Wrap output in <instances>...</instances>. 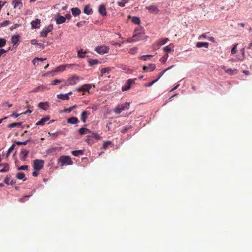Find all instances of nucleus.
I'll return each mask as SVG.
<instances>
[{
	"instance_id": "9",
	"label": "nucleus",
	"mask_w": 252,
	"mask_h": 252,
	"mask_svg": "<svg viewBox=\"0 0 252 252\" xmlns=\"http://www.w3.org/2000/svg\"><path fill=\"white\" fill-rule=\"evenodd\" d=\"M90 112L88 111H84L82 112L81 115V120L83 123L86 122V120L88 116L90 115Z\"/></svg>"
},
{
	"instance_id": "63",
	"label": "nucleus",
	"mask_w": 252,
	"mask_h": 252,
	"mask_svg": "<svg viewBox=\"0 0 252 252\" xmlns=\"http://www.w3.org/2000/svg\"><path fill=\"white\" fill-rule=\"evenodd\" d=\"M208 39L210 41H212L213 42H215V38L213 37H212V36L209 37Z\"/></svg>"
},
{
	"instance_id": "25",
	"label": "nucleus",
	"mask_w": 252,
	"mask_h": 252,
	"mask_svg": "<svg viewBox=\"0 0 252 252\" xmlns=\"http://www.w3.org/2000/svg\"><path fill=\"white\" fill-rule=\"evenodd\" d=\"M87 53L86 51H83V49H80L77 52L78 57L80 58H84L85 57V54Z\"/></svg>"
},
{
	"instance_id": "6",
	"label": "nucleus",
	"mask_w": 252,
	"mask_h": 252,
	"mask_svg": "<svg viewBox=\"0 0 252 252\" xmlns=\"http://www.w3.org/2000/svg\"><path fill=\"white\" fill-rule=\"evenodd\" d=\"M97 53L103 55L109 52V48L106 46H97L94 50Z\"/></svg>"
},
{
	"instance_id": "40",
	"label": "nucleus",
	"mask_w": 252,
	"mask_h": 252,
	"mask_svg": "<svg viewBox=\"0 0 252 252\" xmlns=\"http://www.w3.org/2000/svg\"><path fill=\"white\" fill-rule=\"evenodd\" d=\"M131 128V126H126L124 127H123L121 129V132L123 133H125L127 132V131Z\"/></svg>"
},
{
	"instance_id": "11",
	"label": "nucleus",
	"mask_w": 252,
	"mask_h": 252,
	"mask_svg": "<svg viewBox=\"0 0 252 252\" xmlns=\"http://www.w3.org/2000/svg\"><path fill=\"white\" fill-rule=\"evenodd\" d=\"M73 65H74L73 64L61 65L57 67V68L56 69V72H62V71L65 70L66 69V67H69L71 66H73Z\"/></svg>"
},
{
	"instance_id": "49",
	"label": "nucleus",
	"mask_w": 252,
	"mask_h": 252,
	"mask_svg": "<svg viewBox=\"0 0 252 252\" xmlns=\"http://www.w3.org/2000/svg\"><path fill=\"white\" fill-rule=\"evenodd\" d=\"M111 144V142L110 141H107L105 142L103 144V148L104 149H106L107 148V147L108 145H110Z\"/></svg>"
},
{
	"instance_id": "29",
	"label": "nucleus",
	"mask_w": 252,
	"mask_h": 252,
	"mask_svg": "<svg viewBox=\"0 0 252 252\" xmlns=\"http://www.w3.org/2000/svg\"><path fill=\"white\" fill-rule=\"evenodd\" d=\"M19 35L12 36L11 37V39L12 43H13L14 45H15L16 44H17L19 41Z\"/></svg>"
},
{
	"instance_id": "37",
	"label": "nucleus",
	"mask_w": 252,
	"mask_h": 252,
	"mask_svg": "<svg viewBox=\"0 0 252 252\" xmlns=\"http://www.w3.org/2000/svg\"><path fill=\"white\" fill-rule=\"evenodd\" d=\"M15 147V144H13L12 145V146L9 148V149L7 151V154H6V158L9 157L10 154L14 150Z\"/></svg>"
},
{
	"instance_id": "38",
	"label": "nucleus",
	"mask_w": 252,
	"mask_h": 252,
	"mask_svg": "<svg viewBox=\"0 0 252 252\" xmlns=\"http://www.w3.org/2000/svg\"><path fill=\"white\" fill-rule=\"evenodd\" d=\"M64 81V80H63V79H56V80H53L52 82L51 85H57L59 83H62V82H63Z\"/></svg>"
},
{
	"instance_id": "8",
	"label": "nucleus",
	"mask_w": 252,
	"mask_h": 252,
	"mask_svg": "<svg viewBox=\"0 0 252 252\" xmlns=\"http://www.w3.org/2000/svg\"><path fill=\"white\" fill-rule=\"evenodd\" d=\"M9 170V166L7 163H0V172H5Z\"/></svg>"
},
{
	"instance_id": "58",
	"label": "nucleus",
	"mask_w": 252,
	"mask_h": 252,
	"mask_svg": "<svg viewBox=\"0 0 252 252\" xmlns=\"http://www.w3.org/2000/svg\"><path fill=\"white\" fill-rule=\"evenodd\" d=\"M85 23V21H80V22H79L77 23V26L78 27H82L83 26V25L84 24V23Z\"/></svg>"
},
{
	"instance_id": "39",
	"label": "nucleus",
	"mask_w": 252,
	"mask_h": 252,
	"mask_svg": "<svg viewBox=\"0 0 252 252\" xmlns=\"http://www.w3.org/2000/svg\"><path fill=\"white\" fill-rule=\"evenodd\" d=\"M132 22L135 24H139L140 23V20L138 17H132Z\"/></svg>"
},
{
	"instance_id": "60",
	"label": "nucleus",
	"mask_w": 252,
	"mask_h": 252,
	"mask_svg": "<svg viewBox=\"0 0 252 252\" xmlns=\"http://www.w3.org/2000/svg\"><path fill=\"white\" fill-rule=\"evenodd\" d=\"M20 115H21V114H17L15 112H14L10 116L11 117H15L16 118L18 117L19 116H20Z\"/></svg>"
},
{
	"instance_id": "2",
	"label": "nucleus",
	"mask_w": 252,
	"mask_h": 252,
	"mask_svg": "<svg viewBox=\"0 0 252 252\" xmlns=\"http://www.w3.org/2000/svg\"><path fill=\"white\" fill-rule=\"evenodd\" d=\"M79 80V77L77 75H73L70 77L65 81L64 86H68L69 85H75L77 81Z\"/></svg>"
},
{
	"instance_id": "19",
	"label": "nucleus",
	"mask_w": 252,
	"mask_h": 252,
	"mask_svg": "<svg viewBox=\"0 0 252 252\" xmlns=\"http://www.w3.org/2000/svg\"><path fill=\"white\" fill-rule=\"evenodd\" d=\"M67 123L71 124H76L78 123V120L77 118L72 117L67 119Z\"/></svg>"
},
{
	"instance_id": "26",
	"label": "nucleus",
	"mask_w": 252,
	"mask_h": 252,
	"mask_svg": "<svg viewBox=\"0 0 252 252\" xmlns=\"http://www.w3.org/2000/svg\"><path fill=\"white\" fill-rule=\"evenodd\" d=\"M57 96L58 98L63 100H68L69 99V97L68 96V94H58Z\"/></svg>"
},
{
	"instance_id": "43",
	"label": "nucleus",
	"mask_w": 252,
	"mask_h": 252,
	"mask_svg": "<svg viewBox=\"0 0 252 252\" xmlns=\"http://www.w3.org/2000/svg\"><path fill=\"white\" fill-rule=\"evenodd\" d=\"M6 40L4 38H0V48L4 47L6 44Z\"/></svg>"
},
{
	"instance_id": "20",
	"label": "nucleus",
	"mask_w": 252,
	"mask_h": 252,
	"mask_svg": "<svg viewBox=\"0 0 252 252\" xmlns=\"http://www.w3.org/2000/svg\"><path fill=\"white\" fill-rule=\"evenodd\" d=\"M196 46L197 48H201L204 47L206 48H208L209 47V43L208 42H198L196 44Z\"/></svg>"
},
{
	"instance_id": "61",
	"label": "nucleus",
	"mask_w": 252,
	"mask_h": 252,
	"mask_svg": "<svg viewBox=\"0 0 252 252\" xmlns=\"http://www.w3.org/2000/svg\"><path fill=\"white\" fill-rule=\"evenodd\" d=\"M19 24H15V25H14L10 28V29H11V30H12L13 29H15V28H17L18 27H19Z\"/></svg>"
},
{
	"instance_id": "27",
	"label": "nucleus",
	"mask_w": 252,
	"mask_h": 252,
	"mask_svg": "<svg viewBox=\"0 0 252 252\" xmlns=\"http://www.w3.org/2000/svg\"><path fill=\"white\" fill-rule=\"evenodd\" d=\"M72 154L74 156L77 157L79 155H82L84 154V152L83 150H76V151H73L71 152Z\"/></svg>"
},
{
	"instance_id": "24",
	"label": "nucleus",
	"mask_w": 252,
	"mask_h": 252,
	"mask_svg": "<svg viewBox=\"0 0 252 252\" xmlns=\"http://www.w3.org/2000/svg\"><path fill=\"white\" fill-rule=\"evenodd\" d=\"M146 8L149 10L151 12H155L157 13L158 12V8L154 5H151L146 7Z\"/></svg>"
},
{
	"instance_id": "30",
	"label": "nucleus",
	"mask_w": 252,
	"mask_h": 252,
	"mask_svg": "<svg viewBox=\"0 0 252 252\" xmlns=\"http://www.w3.org/2000/svg\"><path fill=\"white\" fill-rule=\"evenodd\" d=\"M110 71H111V69L110 67L102 68L100 70L101 74V76H102L106 73L108 74Z\"/></svg>"
},
{
	"instance_id": "51",
	"label": "nucleus",
	"mask_w": 252,
	"mask_h": 252,
	"mask_svg": "<svg viewBox=\"0 0 252 252\" xmlns=\"http://www.w3.org/2000/svg\"><path fill=\"white\" fill-rule=\"evenodd\" d=\"M137 50V48L136 47H134L131 48L129 51V53L131 54H134L136 53Z\"/></svg>"
},
{
	"instance_id": "44",
	"label": "nucleus",
	"mask_w": 252,
	"mask_h": 252,
	"mask_svg": "<svg viewBox=\"0 0 252 252\" xmlns=\"http://www.w3.org/2000/svg\"><path fill=\"white\" fill-rule=\"evenodd\" d=\"M130 88V86L129 85V84L126 82L125 87H123L122 90L123 91H125L128 90Z\"/></svg>"
},
{
	"instance_id": "15",
	"label": "nucleus",
	"mask_w": 252,
	"mask_h": 252,
	"mask_svg": "<svg viewBox=\"0 0 252 252\" xmlns=\"http://www.w3.org/2000/svg\"><path fill=\"white\" fill-rule=\"evenodd\" d=\"M56 23L57 24H61L65 22V18L63 16L60 15L59 14L57 15Z\"/></svg>"
},
{
	"instance_id": "47",
	"label": "nucleus",
	"mask_w": 252,
	"mask_h": 252,
	"mask_svg": "<svg viewBox=\"0 0 252 252\" xmlns=\"http://www.w3.org/2000/svg\"><path fill=\"white\" fill-rule=\"evenodd\" d=\"M237 45H238V44L236 43L233 45V47L231 49V53L232 54H235L237 52Z\"/></svg>"
},
{
	"instance_id": "59",
	"label": "nucleus",
	"mask_w": 252,
	"mask_h": 252,
	"mask_svg": "<svg viewBox=\"0 0 252 252\" xmlns=\"http://www.w3.org/2000/svg\"><path fill=\"white\" fill-rule=\"evenodd\" d=\"M207 38V36H206V33H204V34L200 35L198 37V39H201V38Z\"/></svg>"
},
{
	"instance_id": "54",
	"label": "nucleus",
	"mask_w": 252,
	"mask_h": 252,
	"mask_svg": "<svg viewBox=\"0 0 252 252\" xmlns=\"http://www.w3.org/2000/svg\"><path fill=\"white\" fill-rule=\"evenodd\" d=\"M45 60H46V59L36 58L33 59L32 62H33V64H35L36 61H40L41 62H43Z\"/></svg>"
},
{
	"instance_id": "23",
	"label": "nucleus",
	"mask_w": 252,
	"mask_h": 252,
	"mask_svg": "<svg viewBox=\"0 0 252 252\" xmlns=\"http://www.w3.org/2000/svg\"><path fill=\"white\" fill-rule=\"evenodd\" d=\"M89 65L90 66H92L94 65H95L98 63L99 61L96 59H90L88 61Z\"/></svg>"
},
{
	"instance_id": "13",
	"label": "nucleus",
	"mask_w": 252,
	"mask_h": 252,
	"mask_svg": "<svg viewBox=\"0 0 252 252\" xmlns=\"http://www.w3.org/2000/svg\"><path fill=\"white\" fill-rule=\"evenodd\" d=\"M12 3L15 8H17L19 9H21L23 6V4L21 0H14Z\"/></svg>"
},
{
	"instance_id": "1",
	"label": "nucleus",
	"mask_w": 252,
	"mask_h": 252,
	"mask_svg": "<svg viewBox=\"0 0 252 252\" xmlns=\"http://www.w3.org/2000/svg\"><path fill=\"white\" fill-rule=\"evenodd\" d=\"M129 103L128 102H126L123 104H119L117 107L115 108L114 109V112L115 113L118 114H120L122 111L125 110V109H127L129 108Z\"/></svg>"
},
{
	"instance_id": "64",
	"label": "nucleus",
	"mask_w": 252,
	"mask_h": 252,
	"mask_svg": "<svg viewBox=\"0 0 252 252\" xmlns=\"http://www.w3.org/2000/svg\"><path fill=\"white\" fill-rule=\"evenodd\" d=\"M64 17L65 18V19H70L71 17V16L70 14H67L65 15V16Z\"/></svg>"
},
{
	"instance_id": "14",
	"label": "nucleus",
	"mask_w": 252,
	"mask_h": 252,
	"mask_svg": "<svg viewBox=\"0 0 252 252\" xmlns=\"http://www.w3.org/2000/svg\"><path fill=\"white\" fill-rule=\"evenodd\" d=\"M98 11L102 16H104L106 15V8L104 5L101 4L99 5Z\"/></svg>"
},
{
	"instance_id": "41",
	"label": "nucleus",
	"mask_w": 252,
	"mask_h": 252,
	"mask_svg": "<svg viewBox=\"0 0 252 252\" xmlns=\"http://www.w3.org/2000/svg\"><path fill=\"white\" fill-rule=\"evenodd\" d=\"M11 176L10 174H8L6 176L4 180V182L7 185H10L9 181L11 179Z\"/></svg>"
},
{
	"instance_id": "33",
	"label": "nucleus",
	"mask_w": 252,
	"mask_h": 252,
	"mask_svg": "<svg viewBox=\"0 0 252 252\" xmlns=\"http://www.w3.org/2000/svg\"><path fill=\"white\" fill-rule=\"evenodd\" d=\"M44 105L48 106V102H40L38 104V107L41 109H42L44 110H46L47 109V108L43 107V106Z\"/></svg>"
},
{
	"instance_id": "36",
	"label": "nucleus",
	"mask_w": 252,
	"mask_h": 252,
	"mask_svg": "<svg viewBox=\"0 0 252 252\" xmlns=\"http://www.w3.org/2000/svg\"><path fill=\"white\" fill-rule=\"evenodd\" d=\"M153 55H143L139 57V59L142 60L144 61H147L148 60L149 58L152 57Z\"/></svg>"
},
{
	"instance_id": "4",
	"label": "nucleus",
	"mask_w": 252,
	"mask_h": 252,
	"mask_svg": "<svg viewBox=\"0 0 252 252\" xmlns=\"http://www.w3.org/2000/svg\"><path fill=\"white\" fill-rule=\"evenodd\" d=\"M92 84H87L82 85L81 87L77 89L78 92H82V94L84 95L86 92L89 93L90 90L92 88Z\"/></svg>"
},
{
	"instance_id": "22",
	"label": "nucleus",
	"mask_w": 252,
	"mask_h": 252,
	"mask_svg": "<svg viewBox=\"0 0 252 252\" xmlns=\"http://www.w3.org/2000/svg\"><path fill=\"white\" fill-rule=\"evenodd\" d=\"M90 132L91 131L89 129L84 127H82L79 130V132L81 135L86 134L90 133Z\"/></svg>"
},
{
	"instance_id": "56",
	"label": "nucleus",
	"mask_w": 252,
	"mask_h": 252,
	"mask_svg": "<svg viewBox=\"0 0 252 252\" xmlns=\"http://www.w3.org/2000/svg\"><path fill=\"white\" fill-rule=\"evenodd\" d=\"M136 79H128L127 81V83L128 84H129V85L131 86V85L133 84L135 82V80H136Z\"/></svg>"
},
{
	"instance_id": "57",
	"label": "nucleus",
	"mask_w": 252,
	"mask_h": 252,
	"mask_svg": "<svg viewBox=\"0 0 252 252\" xmlns=\"http://www.w3.org/2000/svg\"><path fill=\"white\" fill-rule=\"evenodd\" d=\"M93 137L95 138L96 139L99 140L100 138V136L97 133H93Z\"/></svg>"
},
{
	"instance_id": "52",
	"label": "nucleus",
	"mask_w": 252,
	"mask_h": 252,
	"mask_svg": "<svg viewBox=\"0 0 252 252\" xmlns=\"http://www.w3.org/2000/svg\"><path fill=\"white\" fill-rule=\"evenodd\" d=\"M168 40V38H164L161 39L159 41V43L160 45H164L166 43V42Z\"/></svg>"
},
{
	"instance_id": "35",
	"label": "nucleus",
	"mask_w": 252,
	"mask_h": 252,
	"mask_svg": "<svg viewBox=\"0 0 252 252\" xmlns=\"http://www.w3.org/2000/svg\"><path fill=\"white\" fill-rule=\"evenodd\" d=\"M129 0H121V1H119L117 2L118 4L121 6L124 7L125 6L126 3Z\"/></svg>"
},
{
	"instance_id": "62",
	"label": "nucleus",
	"mask_w": 252,
	"mask_h": 252,
	"mask_svg": "<svg viewBox=\"0 0 252 252\" xmlns=\"http://www.w3.org/2000/svg\"><path fill=\"white\" fill-rule=\"evenodd\" d=\"M38 172L36 170L32 172V176L34 177H36L38 176Z\"/></svg>"
},
{
	"instance_id": "42",
	"label": "nucleus",
	"mask_w": 252,
	"mask_h": 252,
	"mask_svg": "<svg viewBox=\"0 0 252 252\" xmlns=\"http://www.w3.org/2000/svg\"><path fill=\"white\" fill-rule=\"evenodd\" d=\"M168 57L169 56L167 53L165 54L163 57L160 59V61L162 63H165L167 61Z\"/></svg>"
},
{
	"instance_id": "28",
	"label": "nucleus",
	"mask_w": 252,
	"mask_h": 252,
	"mask_svg": "<svg viewBox=\"0 0 252 252\" xmlns=\"http://www.w3.org/2000/svg\"><path fill=\"white\" fill-rule=\"evenodd\" d=\"M25 175L24 173L19 172L16 175V177L18 179L22 180L23 179L24 181H26L27 180L26 178H25Z\"/></svg>"
},
{
	"instance_id": "45",
	"label": "nucleus",
	"mask_w": 252,
	"mask_h": 252,
	"mask_svg": "<svg viewBox=\"0 0 252 252\" xmlns=\"http://www.w3.org/2000/svg\"><path fill=\"white\" fill-rule=\"evenodd\" d=\"M147 67L148 71H152L155 69L156 65L154 64H150L149 66H147Z\"/></svg>"
},
{
	"instance_id": "32",
	"label": "nucleus",
	"mask_w": 252,
	"mask_h": 252,
	"mask_svg": "<svg viewBox=\"0 0 252 252\" xmlns=\"http://www.w3.org/2000/svg\"><path fill=\"white\" fill-rule=\"evenodd\" d=\"M22 125L21 123H13L12 124L7 125V127L9 128H13L16 126H20Z\"/></svg>"
},
{
	"instance_id": "50",
	"label": "nucleus",
	"mask_w": 252,
	"mask_h": 252,
	"mask_svg": "<svg viewBox=\"0 0 252 252\" xmlns=\"http://www.w3.org/2000/svg\"><path fill=\"white\" fill-rule=\"evenodd\" d=\"M30 140H27L24 142H20V141H17L16 142V144L18 145H26L27 144L28 142Z\"/></svg>"
},
{
	"instance_id": "7",
	"label": "nucleus",
	"mask_w": 252,
	"mask_h": 252,
	"mask_svg": "<svg viewBox=\"0 0 252 252\" xmlns=\"http://www.w3.org/2000/svg\"><path fill=\"white\" fill-rule=\"evenodd\" d=\"M53 29L52 26H49L45 27L40 32V36L43 37H46L48 33L52 31Z\"/></svg>"
},
{
	"instance_id": "18",
	"label": "nucleus",
	"mask_w": 252,
	"mask_h": 252,
	"mask_svg": "<svg viewBox=\"0 0 252 252\" xmlns=\"http://www.w3.org/2000/svg\"><path fill=\"white\" fill-rule=\"evenodd\" d=\"M49 120V117H48L42 118L40 120H39L36 123V125L43 126L45 124V122H47Z\"/></svg>"
},
{
	"instance_id": "5",
	"label": "nucleus",
	"mask_w": 252,
	"mask_h": 252,
	"mask_svg": "<svg viewBox=\"0 0 252 252\" xmlns=\"http://www.w3.org/2000/svg\"><path fill=\"white\" fill-rule=\"evenodd\" d=\"M60 160L62 163V166H63L64 165H71L72 164L71 159L69 156H62L60 158Z\"/></svg>"
},
{
	"instance_id": "34",
	"label": "nucleus",
	"mask_w": 252,
	"mask_h": 252,
	"mask_svg": "<svg viewBox=\"0 0 252 252\" xmlns=\"http://www.w3.org/2000/svg\"><path fill=\"white\" fill-rule=\"evenodd\" d=\"M162 75V74H161L158 77V79H157L156 80H154L151 82H149L147 84H146V86L147 87H151L155 83H156Z\"/></svg>"
},
{
	"instance_id": "46",
	"label": "nucleus",
	"mask_w": 252,
	"mask_h": 252,
	"mask_svg": "<svg viewBox=\"0 0 252 252\" xmlns=\"http://www.w3.org/2000/svg\"><path fill=\"white\" fill-rule=\"evenodd\" d=\"M10 23V21L8 20H5L4 22L0 23V27H6Z\"/></svg>"
},
{
	"instance_id": "21",
	"label": "nucleus",
	"mask_w": 252,
	"mask_h": 252,
	"mask_svg": "<svg viewBox=\"0 0 252 252\" xmlns=\"http://www.w3.org/2000/svg\"><path fill=\"white\" fill-rule=\"evenodd\" d=\"M84 12L88 15H91L93 13V10L89 5H86L84 8Z\"/></svg>"
},
{
	"instance_id": "48",
	"label": "nucleus",
	"mask_w": 252,
	"mask_h": 252,
	"mask_svg": "<svg viewBox=\"0 0 252 252\" xmlns=\"http://www.w3.org/2000/svg\"><path fill=\"white\" fill-rule=\"evenodd\" d=\"M163 50L167 53H170L172 51H173V50L169 47L168 46H166L163 48Z\"/></svg>"
},
{
	"instance_id": "12",
	"label": "nucleus",
	"mask_w": 252,
	"mask_h": 252,
	"mask_svg": "<svg viewBox=\"0 0 252 252\" xmlns=\"http://www.w3.org/2000/svg\"><path fill=\"white\" fill-rule=\"evenodd\" d=\"M40 20L38 19H36L34 21H32L31 22L32 29H38L40 27Z\"/></svg>"
},
{
	"instance_id": "3",
	"label": "nucleus",
	"mask_w": 252,
	"mask_h": 252,
	"mask_svg": "<svg viewBox=\"0 0 252 252\" xmlns=\"http://www.w3.org/2000/svg\"><path fill=\"white\" fill-rule=\"evenodd\" d=\"M44 161L42 159H35L33 161V168L36 171H39L42 168Z\"/></svg>"
},
{
	"instance_id": "16",
	"label": "nucleus",
	"mask_w": 252,
	"mask_h": 252,
	"mask_svg": "<svg viewBox=\"0 0 252 252\" xmlns=\"http://www.w3.org/2000/svg\"><path fill=\"white\" fill-rule=\"evenodd\" d=\"M72 15L76 17L79 15L81 13L80 10L77 7H74L71 9Z\"/></svg>"
},
{
	"instance_id": "10",
	"label": "nucleus",
	"mask_w": 252,
	"mask_h": 252,
	"mask_svg": "<svg viewBox=\"0 0 252 252\" xmlns=\"http://www.w3.org/2000/svg\"><path fill=\"white\" fill-rule=\"evenodd\" d=\"M29 151L27 150H23L20 152V159L22 161H25L26 158L29 154Z\"/></svg>"
},
{
	"instance_id": "55",
	"label": "nucleus",
	"mask_w": 252,
	"mask_h": 252,
	"mask_svg": "<svg viewBox=\"0 0 252 252\" xmlns=\"http://www.w3.org/2000/svg\"><path fill=\"white\" fill-rule=\"evenodd\" d=\"M76 107H77V105H75L73 106L69 107L68 109L65 110V112H70L72 110H73L74 109L76 108Z\"/></svg>"
},
{
	"instance_id": "53",
	"label": "nucleus",
	"mask_w": 252,
	"mask_h": 252,
	"mask_svg": "<svg viewBox=\"0 0 252 252\" xmlns=\"http://www.w3.org/2000/svg\"><path fill=\"white\" fill-rule=\"evenodd\" d=\"M28 168V165H22L18 167V170H27Z\"/></svg>"
},
{
	"instance_id": "17",
	"label": "nucleus",
	"mask_w": 252,
	"mask_h": 252,
	"mask_svg": "<svg viewBox=\"0 0 252 252\" xmlns=\"http://www.w3.org/2000/svg\"><path fill=\"white\" fill-rule=\"evenodd\" d=\"M132 37L133 38L132 41H138V40H142L143 39V35L140 33H138L137 34H136V33L134 34L133 35Z\"/></svg>"
},
{
	"instance_id": "31",
	"label": "nucleus",
	"mask_w": 252,
	"mask_h": 252,
	"mask_svg": "<svg viewBox=\"0 0 252 252\" xmlns=\"http://www.w3.org/2000/svg\"><path fill=\"white\" fill-rule=\"evenodd\" d=\"M221 68L225 70V72L226 73H227L231 75L233 74V72L234 70H236V69H235L234 70H232L231 68L225 69V66H221Z\"/></svg>"
}]
</instances>
